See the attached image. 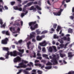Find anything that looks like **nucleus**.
Listing matches in <instances>:
<instances>
[{
    "label": "nucleus",
    "mask_w": 74,
    "mask_h": 74,
    "mask_svg": "<svg viewBox=\"0 0 74 74\" xmlns=\"http://www.w3.org/2000/svg\"><path fill=\"white\" fill-rule=\"evenodd\" d=\"M56 55L55 54L53 55V57L52 58V60H51V62L53 63V64L55 65V64H58V60L59 59V54H57L56 56Z\"/></svg>",
    "instance_id": "1"
},
{
    "label": "nucleus",
    "mask_w": 74,
    "mask_h": 74,
    "mask_svg": "<svg viewBox=\"0 0 74 74\" xmlns=\"http://www.w3.org/2000/svg\"><path fill=\"white\" fill-rule=\"evenodd\" d=\"M36 23V21L30 22L29 24V26H31L30 29L32 31L34 30L35 29L38 28V25L37 24H36L34 26V25H35Z\"/></svg>",
    "instance_id": "2"
},
{
    "label": "nucleus",
    "mask_w": 74,
    "mask_h": 74,
    "mask_svg": "<svg viewBox=\"0 0 74 74\" xmlns=\"http://www.w3.org/2000/svg\"><path fill=\"white\" fill-rule=\"evenodd\" d=\"M22 62L19 63V66H17V69H21V68H26L27 67V65L25 64H24V63H27L28 62L26 61H25L23 60H22Z\"/></svg>",
    "instance_id": "3"
},
{
    "label": "nucleus",
    "mask_w": 74,
    "mask_h": 74,
    "mask_svg": "<svg viewBox=\"0 0 74 74\" xmlns=\"http://www.w3.org/2000/svg\"><path fill=\"white\" fill-rule=\"evenodd\" d=\"M13 61L14 63H16L20 62H21V58L19 56H18L14 58Z\"/></svg>",
    "instance_id": "4"
},
{
    "label": "nucleus",
    "mask_w": 74,
    "mask_h": 74,
    "mask_svg": "<svg viewBox=\"0 0 74 74\" xmlns=\"http://www.w3.org/2000/svg\"><path fill=\"white\" fill-rule=\"evenodd\" d=\"M8 38H6L5 39H3L1 40V44H3V45H7L8 43Z\"/></svg>",
    "instance_id": "5"
},
{
    "label": "nucleus",
    "mask_w": 74,
    "mask_h": 74,
    "mask_svg": "<svg viewBox=\"0 0 74 74\" xmlns=\"http://www.w3.org/2000/svg\"><path fill=\"white\" fill-rule=\"evenodd\" d=\"M18 52H17L16 50L12 52H10L11 56H16L18 55Z\"/></svg>",
    "instance_id": "6"
},
{
    "label": "nucleus",
    "mask_w": 74,
    "mask_h": 74,
    "mask_svg": "<svg viewBox=\"0 0 74 74\" xmlns=\"http://www.w3.org/2000/svg\"><path fill=\"white\" fill-rule=\"evenodd\" d=\"M32 68H27L25 70H23V72L25 73V74H29V72L26 71V70H28L29 71H30L32 70Z\"/></svg>",
    "instance_id": "7"
},
{
    "label": "nucleus",
    "mask_w": 74,
    "mask_h": 74,
    "mask_svg": "<svg viewBox=\"0 0 74 74\" xmlns=\"http://www.w3.org/2000/svg\"><path fill=\"white\" fill-rule=\"evenodd\" d=\"M39 44L42 47H45L47 45V42H46V41L45 40L42 42L40 43Z\"/></svg>",
    "instance_id": "8"
},
{
    "label": "nucleus",
    "mask_w": 74,
    "mask_h": 74,
    "mask_svg": "<svg viewBox=\"0 0 74 74\" xmlns=\"http://www.w3.org/2000/svg\"><path fill=\"white\" fill-rule=\"evenodd\" d=\"M68 56L69 58H72L73 56L74 55H72V53L71 52H69L68 53Z\"/></svg>",
    "instance_id": "9"
},
{
    "label": "nucleus",
    "mask_w": 74,
    "mask_h": 74,
    "mask_svg": "<svg viewBox=\"0 0 74 74\" xmlns=\"http://www.w3.org/2000/svg\"><path fill=\"white\" fill-rule=\"evenodd\" d=\"M30 11H32V10H34V11H36V8H34V6H32L29 9Z\"/></svg>",
    "instance_id": "10"
},
{
    "label": "nucleus",
    "mask_w": 74,
    "mask_h": 74,
    "mask_svg": "<svg viewBox=\"0 0 74 74\" xmlns=\"http://www.w3.org/2000/svg\"><path fill=\"white\" fill-rule=\"evenodd\" d=\"M34 2H30L29 3H27V7H29L30 6V5H32V4H33V3Z\"/></svg>",
    "instance_id": "11"
},
{
    "label": "nucleus",
    "mask_w": 74,
    "mask_h": 74,
    "mask_svg": "<svg viewBox=\"0 0 74 74\" xmlns=\"http://www.w3.org/2000/svg\"><path fill=\"white\" fill-rule=\"evenodd\" d=\"M60 56L61 58H64V57H66V55L65 54H62L61 53H60Z\"/></svg>",
    "instance_id": "12"
},
{
    "label": "nucleus",
    "mask_w": 74,
    "mask_h": 74,
    "mask_svg": "<svg viewBox=\"0 0 74 74\" xmlns=\"http://www.w3.org/2000/svg\"><path fill=\"white\" fill-rule=\"evenodd\" d=\"M36 39L37 41H41V38L40 37V36H36Z\"/></svg>",
    "instance_id": "13"
},
{
    "label": "nucleus",
    "mask_w": 74,
    "mask_h": 74,
    "mask_svg": "<svg viewBox=\"0 0 74 74\" xmlns=\"http://www.w3.org/2000/svg\"><path fill=\"white\" fill-rule=\"evenodd\" d=\"M48 51H49L50 52H52V51H53V49H52V47H49Z\"/></svg>",
    "instance_id": "14"
},
{
    "label": "nucleus",
    "mask_w": 74,
    "mask_h": 74,
    "mask_svg": "<svg viewBox=\"0 0 74 74\" xmlns=\"http://www.w3.org/2000/svg\"><path fill=\"white\" fill-rule=\"evenodd\" d=\"M45 69L47 70H49V69H52V66H46L45 67Z\"/></svg>",
    "instance_id": "15"
},
{
    "label": "nucleus",
    "mask_w": 74,
    "mask_h": 74,
    "mask_svg": "<svg viewBox=\"0 0 74 74\" xmlns=\"http://www.w3.org/2000/svg\"><path fill=\"white\" fill-rule=\"evenodd\" d=\"M61 29V27L59 26H58L57 27V28L56 29V30L57 32H59L60 30Z\"/></svg>",
    "instance_id": "16"
},
{
    "label": "nucleus",
    "mask_w": 74,
    "mask_h": 74,
    "mask_svg": "<svg viewBox=\"0 0 74 74\" xmlns=\"http://www.w3.org/2000/svg\"><path fill=\"white\" fill-rule=\"evenodd\" d=\"M68 32L69 33H73V30L71 28H69L68 29Z\"/></svg>",
    "instance_id": "17"
},
{
    "label": "nucleus",
    "mask_w": 74,
    "mask_h": 74,
    "mask_svg": "<svg viewBox=\"0 0 74 74\" xmlns=\"http://www.w3.org/2000/svg\"><path fill=\"white\" fill-rule=\"evenodd\" d=\"M10 30L11 31V32H12V29L13 31H15V27H14L13 28H12V27H10Z\"/></svg>",
    "instance_id": "18"
},
{
    "label": "nucleus",
    "mask_w": 74,
    "mask_h": 74,
    "mask_svg": "<svg viewBox=\"0 0 74 74\" xmlns=\"http://www.w3.org/2000/svg\"><path fill=\"white\" fill-rule=\"evenodd\" d=\"M61 39L63 40L64 41H66L67 40V38L65 36H64L63 38H61Z\"/></svg>",
    "instance_id": "19"
},
{
    "label": "nucleus",
    "mask_w": 74,
    "mask_h": 74,
    "mask_svg": "<svg viewBox=\"0 0 74 74\" xmlns=\"http://www.w3.org/2000/svg\"><path fill=\"white\" fill-rule=\"evenodd\" d=\"M36 8H37V10H41V8L38 6V5H36Z\"/></svg>",
    "instance_id": "20"
},
{
    "label": "nucleus",
    "mask_w": 74,
    "mask_h": 74,
    "mask_svg": "<svg viewBox=\"0 0 74 74\" xmlns=\"http://www.w3.org/2000/svg\"><path fill=\"white\" fill-rule=\"evenodd\" d=\"M3 50H4V51H8V50H9V49L8 48H7V47H4L3 48Z\"/></svg>",
    "instance_id": "21"
},
{
    "label": "nucleus",
    "mask_w": 74,
    "mask_h": 74,
    "mask_svg": "<svg viewBox=\"0 0 74 74\" xmlns=\"http://www.w3.org/2000/svg\"><path fill=\"white\" fill-rule=\"evenodd\" d=\"M47 32H48V31L47 30H44L41 32V34H45V33H47Z\"/></svg>",
    "instance_id": "22"
},
{
    "label": "nucleus",
    "mask_w": 74,
    "mask_h": 74,
    "mask_svg": "<svg viewBox=\"0 0 74 74\" xmlns=\"http://www.w3.org/2000/svg\"><path fill=\"white\" fill-rule=\"evenodd\" d=\"M52 47L53 48V49H54L55 52H56L57 51V50L56 49V47L54 46H52Z\"/></svg>",
    "instance_id": "23"
},
{
    "label": "nucleus",
    "mask_w": 74,
    "mask_h": 74,
    "mask_svg": "<svg viewBox=\"0 0 74 74\" xmlns=\"http://www.w3.org/2000/svg\"><path fill=\"white\" fill-rule=\"evenodd\" d=\"M29 37H30V39H31V38H33V37H34V35L30 34Z\"/></svg>",
    "instance_id": "24"
},
{
    "label": "nucleus",
    "mask_w": 74,
    "mask_h": 74,
    "mask_svg": "<svg viewBox=\"0 0 74 74\" xmlns=\"http://www.w3.org/2000/svg\"><path fill=\"white\" fill-rule=\"evenodd\" d=\"M58 41H59V42L61 44H63V42H63V41L61 39H59Z\"/></svg>",
    "instance_id": "25"
},
{
    "label": "nucleus",
    "mask_w": 74,
    "mask_h": 74,
    "mask_svg": "<svg viewBox=\"0 0 74 74\" xmlns=\"http://www.w3.org/2000/svg\"><path fill=\"white\" fill-rule=\"evenodd\" d=\"M11 5H14L15 4V1H13L12 2H10Z\"/></svg>",
    "instance_id": "26"
},
{
    "label": "nucleus",
    "mask_w": 74,
    "mask_h": 74,
    "mask_svg": "<svg viewBox=\"0 0 74 74\" xmlns=\"http://www.w3.org/2000/svg\"><path fill=\"white\" fill-rule=\"evenodd\" d=\"M57 26V24H54L53 25V27L54 29H56V27Z\"/></svg>",
    "instance_id": "27"
},
{
    "label": "nucleus",
    "mask_w": 74,
    "mask_h": 74,
    "mask_svg": "<svg viewBox=\"0 0 74 74\" xmlns=\"http://www.w3.org/2000/svg\"><path fill=\"white\" fill-rule=\"evenodd\" d=\"M18 51L21 53H23L24 52V49H18Z\"/></svg>",
    "instance_id": "28"
},
{
    "label": "nucleus",
    "mask_w": 74,
    "mask_h": 74,
    "mask_svg": "<svg viewBox=\"0 0 74 74\" xmlns=\"http://www.w3.org/2000/svg\"><path fill=\"white\" fill-rule=\"evenodd\" d=\"M46 65V66H50L51 65H52V64L51 62H48L47 63Z\"/></svg>",
    "instance_id": "29"
},
{
    "label": "nucleus",
    "mask_w": 74,
    "mask_h": 74,
    "mask_svg": "<svg viewBox=\"0 0 74 74\" xmlns=\"http://www.w3.org/2000/svg\"><path fill=\"white\" fill-rule=\"evenodd\" d=\"M5 26H6V25H5V23L3 25L1 26V28H2V27H3V28L5 29Z\"/></svg>",
    "instance_id": "30"
},
{
    "label": "nucleus",
    "mask_w": 74,
    "mask_h": 74,
    "mask_svg": "<svg viewBox=\"0 0 74 74\" xmlns=\"http://www.w3.org/2000/svg\"><path fill=\"white\" fill-rule=\"evenodd\" d=\"M5 33L6 34V35H7V36H10V33H9V32L8 31H6Z\"/></svg>",
    "instance_id": "31"
},
{
    "label": "nucleus",
    "mask_w": 74,
    "mask_h": 74,
    "mask_svg": "<svg viewBox=\"0 0 74 74\" xmlns=\"http://www.w3.org/2000/svg\"><path fill=\"white\" fill-rule=\"evenodd\" d=\"M23 53H21L19 52H18V55H19L20 57H22L23 56V55H22Z\"/></svg>",
    "instance_id": "32"
},
{
    "label": "nucleus",
    "mask_w": 74,
    "mask_h": 74,
    "mask_svg": "<svg viewBox=\"0 0 74 74\" xmlns=\"http://www.w3.org/2000/svg\"><path fill=\"white\" fill-rule=\"evenodd\" d=\"M14 26H20V24H19V23H14Z\"/></svg>",
    "instance_id": "33"
},
{
    "label": "nucleus",
    "mask_w": 74,
    "mask_h": 74,
    "mask_svg": "<svg viewBox=\"0 0 74 74\" xmlns=\"http://www.w3.org/2000/svg\"><path fill=\"white\" fill-rule=\"evenodd\" d=\"M36 33H37V34H40V33H41V31L37 30L36 31Z\"/></svg>",
    "instance_id": "34"
},
{
    "label": "nucleus",
    "mask_w": 74,
    "mask_h": 74,
    "mask_svg": "<svg viewBox=\"0 0 74 74\" xmlns=\"http://www.w3.org/2000/svg\"><path fill=\"white\" fill-rule=\"evenodd\" d=\"M54 38H59V36H57L56 35H54Z\"/></svg>",
    "instance_id": "35"
},
{
    "label": "nucleus",
    "mask_w": 74,
    "mask_h": 74,
    "mask_svg": "<svg viewBox=\"0 0 74 74\" xmlns=\"http://www.w3.org/2000/svg\"><path fill=\"white\" fill-rule=\"evenodd\" d=\"M22 71H23V69L19 70V71L17 73V74H20V73L22 72Z\"/></svg>",
    "instance_id": "36"
},
{
    "label": "nucleus",
    "mask_w": 74,
    "mask_h": 74,
    "mask_svg": "<svg viewBox=\"0 0 74 74\" xmlns=\"http://www.w3.org/2000/svg\"><path fill=\"white\" fill-rule=\"evenodd\" d=\"M37 59H39V60H41L42 59V58L41 57L38 56L36 58Z\"/></svg>",
    "instance_id": "37"
},
{
    "label": "nucleus",
    "mask_w": 74,
    "mask_h": 74,
    "mask_svg": "<svg viewBox=\"0 0 74 74\" xmlns=\"http://www.w3.org/2000/svg\"><path fill=\"white\" fill-rule=\"evenodd\" d=\"M3 21L1 19H0V24H1V25H3Z\"/></svg>",
    "instance_id": "38"
},
{
    "label": "nucleus",
    "mask_w": 74,
    "mask_h": 74,
    "mask_svg": "<svg viewBox=\"0 0 74 74\" xmlns=\"http://www.w3.org/2000/svg\"><path fill=\"white\" fill-rule=\"evenodd\" d=\"M57 14H58V16H60V15H61V12H60L59 11H58V12H57Z\"/></svg>",
    "instance_id": "39"
},
{
    "label": "nucleus",
    "mask_w": 74,
    "mask_h": 74,
    "mask_svg": "<svg viewBox=\"0 0 74 74\" xmlns=\"http://www.w3.org/2000/svg\"><path fill=\"white\" fill-rule=\"evenodd\" d=\"M27 3H28V1H24L23 3V4H26Z\"/></svg>",
    "instance_id": "40"
},
{
    "label": "nucleus",
    "mask_w": 74,
    "mask_h": 74,
    "mask_svg": "<svg viewBox=\"0 0 74 74\" xmlns=\"http://www.w3.org/2000/svg\"><path fill=\"white\" fill-rule=\"evenodd\" d=\"M14 8L15 10H18V7L17 6L15 7Z\"/></svg>",
    "instance_id": "41"
},
{
    "label": "nucleus",
    "mask_w": 74,
    "mask_h": 74,
    "mask_svg": "<svg viewBox=\"0 0 74 74\" xmlns=\"http://www.w3.org/2000/svg\"><path fill=\"white\" fill-rule=\"evenodd\" d=\"M6 55H7L9 56V55H11V54L10 53V51H8V52L6 53Z\"/></svg>",
    "instance_id": "42"
},
{
    "label": "nucleus",
    "mask_w": 74,
    "mask_h": 74,
    "mask_svg": "<svg viewBox=\"0 0 74 74\" xmlns=\"http://www.w3.org/2000/svg\"><path fill=\"white\" fill-rule=\"evenodd\" d=\"M42 52H46L45 48V47L43 48L42 49Z\"/></svg>",
    "instance_id": "43"
},
{
    "label": "nucleus",
    "mask_w": 74,
    "mask_h": 74,
    "mask_svg": "<svg viewBox=\"0 0 74 74\" xmlns=\"http://www.w3.org/2000/svg\"><path fill=\"white\" fill-rule=\"evenodd\" d=\"M42 56L43 57H47L48 56V55L45 54H43Z\"/></svg>",
    "instance_id": "44"
},
{
    "label": "nucleus",
    "mask_w": 74,
    "mask_h": 74,
    "mask_svg": "<svg viewBox=\"0 0 74 74\" xmlns=\"http://www.w3.org/2000/svg\"><path fill=\"white\" fill-rule=\"evenodd\" d=\"M0 60H4L5 59H4V58L1 57L0 58Z\"/></svg>",
    "instance_id": "45"
},
{
    "label": "nucleus",
    "mask_w": 74,
    "mask_h": 74,
    "mask_svg": "<svg viewBox=\"0 0 74 74\" xmlns=\"http://www.w3.org/2000/svg\"><path fill=\"white\" fill-rule=\"evenodd\" d=\"M74 73V72H69L68 73V74H73Z\"/></svg>",
    "instance_id": "46"
},
{
    "label": "nucleus",
    "mask_w": 74,
    "mask_h": 74,
    "mask_svg": "<svg viewBox=\"0 0 74 74\" xmlns=\"http://www.w3.org/2000/svg\"><path fill=\"white\" fill-rule=\"evenodd\" d=\"M47 4H49V5H51V4L50 3V2L49 1V0H48L47 1Z\"/></svg>",
    "instance_id": "47"
},
{
    "label": "nucleus",
    "mask_w": 74,
    "mask_h": 74,
    "mask_svg": "<svg viewBox=\"0 0 74 74\" xmlns=\"http://www.w3.org/2000/svg\"><path fill=\"white\" fill-rule=\"evenodd\" d=\"M25 15V14L24 13H22L21 14V16L22 17V18H23V17L24 16V15Z\"/></svg>",
    "instance_id": "48"
},
{
    "label": "nucleus",
    "mask_w": 74,
    "mask_h": 74,
    "mask_svg": "<svg viewBox=\"0 0 74 74\" xmlns=\"http://www.w3.org/2000/svg\"><path fill=\"white\" fill-rule=\"evenodd\" d=\"M33 54L34 55V56H33V57L34 58H36V53L34 52L33 53Z\"/></svg>",
    "instance_id": "49"
},
{
    "label": "nucleus",
    "mask_w": 74,
    "mask_h": 74,
    "mask_svg": "<svg viewBox=\"0 0 74 74\" xmlns=\"http://www.w3.org/2000/svg\"><path fill=\"white\" fill-rule=\"evenodd\" d=\"M53 14L54 15H56V16H58V13L56 12H54L53 13Z\"/></svg>",
    "instance_id": "50"
},
{
    "label": "nucleus",
    "mask_w": 74,
    "mask_h": 74,
    "mask_svg": "<svg viewBox=\"0 0 74 74\" xmlns=\"http://www.w3.org/2000/svg\"><path fill=\"white\" fill-rule=\"evenodd\" d=\"M18 10L20 11H21L22 10V8H18Z\"/></svg>",
    "instance_id": "51"
},
{
    "label": "nucleus",
    "mask_w": 74,
    "mask_h": 74,
    "mask_svg": "<svg viewBox=\"0 0 74 74\" xmlns=\"http://www.w3.org/2000/svg\"><path fill=\"white\" fill-rule=\"evenodd\" d=\"M18 42L19 43V44H21V43L22 42V40H20L18 41Z\"/></svg>",
    "instance_id": "52"
},
{
    "label": "nucleus",
    "mask_w": 74,
    "mask_h": 74,
    "mask_svg": "<svg viewBox=\"0 0 74 74\" xmlns=\"http://www.w3.org/2000/svg\"><path fill=\"white\" fill-rule=\"evenodd\" d=\"M5 57L6 59H8V55L6 54V55L5 56Z\"/></svg>",
    "instance_id": "53"
},
{
    "label": "nucleus",
    "mask_w": 74,
    "mask_h": 74,
    "mask_svg": "<svg viewBox=\"0 0 74 74\" xmlns=\"http://www.w3.org/2000/svg\"><path fill=\"white\" fill-rule=\"evenodd\" d=\"M60 47H63L64 46V45L63 44H61L60 45Z\"/></svg>",
    "instance_id": "54"
},
{
    "label": "nucleus",
    "mask_w": 74,
    "mask_h": 74,
    "mask_svg": "<svg viewBox=\"0 0 74 74\" xmlns=\"http://www.w3.org/2000/svg\"><path fill=\"white\" fill-rule=\"evenodd\" d=\"M37 56H41V55L40 53H37Z\"/></svg>",
    "instance_id": "55"
},
{
    "label": "nucleus",
    "mask_w": 74,
    "mask_h": 74,
    "mask_svg": "<svg viewBox=\"0 0 74 74\" xmlns=\"http://www.w3.org/2000/svg\"><path fill=\"white\" fill-rule=\"evenodd\" d=\"M4 8L5 10H8V7H7V6H5Z\"/></svg>",
    "instance_id": "56"
},
{
    "label": "nucleus",
    "mask_w": 74,
    "mask_h": 74,
    "mask_svg": "<svg viewBox=\"0 0 74 74\" xmlns=\"http://www.w3.org/2000/svg\"><path fill=\"white\" fill-rule=\"evenodd\" d=\"M41 62H42V63H45V60H41Z\"/></svg>",
    "instance_id": "57"
},
{
    "label": "nucleus",
    "mask_w": 74,
    "mask_h": 74,
    "mask_svg": "<svg viewBox=\"0 0 74 74\" xmlns=\"http://www.w3.org/2000/svg\"><path fill=\"white\" fill-rule=\"evenodd\" d=\"M26 9L25 8H23V12H25L26 11Z\"/></svg>",
    "instance_id": "58"
},
{
    "label": "nucleus",
    "mask_w": 74,
    "mask_h": 74,
    "mask_svg": "<svg viewBox=\"0 0 74 74\" xmlns=\"http://www.w3.org/2000/svg\"><path fill=\"white\" fill-rule=\"evenodd\" d=\"M41 38V40H42L43 38H45V36L44 35L40 37Z\"/></svg>",
    "instance_id": "59"
},
{
    "label": "nucleus",
    "mask_w": 74,
    "mask_h": 74,
    "mask_svg": "<svg viewBox=\"0 0 74 74\" xmlns=\"http://www.w3.org/2000/svg\"><path fill=\"white\" fill-rule=\"evenodd\" d=\"M70 39L69 37H68L67 38V40L68 41H70Z\"/></svg>",
    "instance_id": "60"
},
{
    "label": "nucleus",
    "mask_w": 74,
    "mask_h": 74,
    "mask_svg": "<svg viewBox=\"0 0 74 74\" xmlns=\"http://www.w3.org/2000/svg\"><path fill=\"white\" fill-rule=\"evenodd\" d=\"M32 72H33L34 73H36V70H35V69H33V70H32Z\"/></svg>",
    "instance_id": "61"
},
{
    "label": "nucleus",
    "mask_w": 74,
    "mask_h": 74,
    "mask_svg": "<svg viewBox=\"0 0 74 74\" xmlns=\"http://www.w3.org/2000/svg\"><path fill=\"white\" fill-rule=\"evenodd\" d=\"M33 4H37V2L35 1L33 3Z\"/></svg>",
    "instance_id": "62"
},
{
    "label": "nucleus",
    "mask_w": 74,
    "mask_h": 74,
    "mask_svg": "<svg viewBox=\"0 0 74 74\" xmlns=\"http://www.w3.org/2000/svg\"><path fill=\"white\" fill-rule=\"evenodd\" d=\"M71 19H74V16H70Z\"/></svg>",
    "instance_id": "63"
},
{
    "label": "nucleus",
    "mask_w": 74,
    "mask_h": 74,
    "mask_svg": "<svg viewBox=\"0 0 74 74\" xmlns=\"http://www.w3.org/2000/svg\"><path fill=\"white\" fill-rule=\"evenodd\" d=\"M72 12L73 13L74 12V7L72 8Z\"/></svg>",
    "instance_id": "64"
}]
</instances>
